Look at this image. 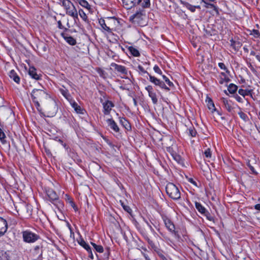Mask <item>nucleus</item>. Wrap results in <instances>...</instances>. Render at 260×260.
I'll return each instance as SVG.
<instances>
[{
  "instance_id": "nucleus-35",
  "label": "nucleus",
  "mask_w": 260,
  "mask_h": 260,
  "mask_svg": "<svg viewBox=\"0 0 260 260\" xmlns=\"http://www.w3.org/2000/svg\"><path fill=\"white\" fill-rule=\"evenodd\" d=\"M78 243L81 246L85 248L87 252L91 251L90 247L88 244L86 243V242L83 239H81L80 241L78 242Z\"/></svg>"
},
{
  "instance_id": "nucleus-3",
  "label": "nucleus",
  "mask_w": 260,
  "mask_h": 260,
  "mask_svg": "<svg viewBox=\"0 0 260 260\" xmlns=\"http://www.w3.org/2000/svg\"><path fill=\"white\" fill-rule=\"evenodd\" d=\"M62 6L66 10V14L72 17L75 21L78 19L77 9L70 1L62 0Z\"/></svg>"
},
{
  "instance_id": "nucleus-30",
  "label": "nucleus",
  "mask_w": 260,
  "mask_h": 260,
  "mask_svg": "<svg viewBox=\"0 0 260 260\" xmlns=\"http://www.w3.org/2000/svg\"><path fill=\"white\" fill-rule=\"evenodd\" d=\"M128 50L130 53L134 56L138 57L140 55V54L138 50L133 46L129 47Z\"/></svg>"
},
{
  "instance_id": "nucleus-61",
  "label": "nucleus",
  "mask_w": 260,
  "mask_h": 260,
  "mask_svg": "<svg viewBox=\"0 0 260 260\" xmlns=\"http://www.w3.org/2000/svg\"><path fill=\"white\" fill-rule=\"evenodd\" d=\"M236 99L237 101H238L239 102H242V99L239 96L237 95V97L236 98Z\"/></svg>"
},
{
  "instance_id": "nucleus-42",
  "label": "nucleus",
  "mask_w": 260,
  "mask_h": 260,
  "mask_svg": "<svg viewBox=\"0 0 260 260\" xmlns=\"http://www.w3.org/2000/svg\"><path fill=\"white\" fill-rule=\"evenodd\" d=\"M251 35L253 36L254 38H257L259 37L260 34L258 30L257 29H252L250 34Z\"/></svg>"
},
{
  "instance_id": "nucleus-8",
  "label": "nucleus",
  "mask_w": 260,
  "mask_h": 260,
  "mask_svg": "<svg viewBox=\"0 0 260 260\" xmlns=\"http://www.w3.org/2000/svg\"><path fill=\"white\" fill-rule=\"evenodd\" d=\"M141 234L145 240L147 241L151 248L157 253L160 258L162 256L164 255L162 254V251L156 246L153 241L149 238L148 234L146 232L143 231L141 232Z\"/></svg>"
},
{
  "instance_id": "nucleus-50",
  "label": "nucleus",
  "mask_w": 260,
  "mask_h": 260,
  "mask_svg": "<svg viewBox=\"0 0 260 260\" xmlns=\"http://www.w3.org/2000/svg\"><path fill=\"white\" fill-rule=\"evenodd\" d=\"M6 138L5 134L2 131V129L0 128V140L2 142L3 140Z\"/></svg>"
},
{
  "instance_id": "nucleus-55",
  "label": "nucleus",
  "mask_w": 260,
  "mask_h": 260,
  "mask_svg": "<svg viewBox=\"0 0 260 260\" xmlns=\"http://www.w3.org/2000/svg\"><path fill=\"white\" fill-rule=\"evenodd\" d=\"M70 204L71 206L74 208L75 211H77L78 210V208L77 207L75 204L72 200H71L70 201Z\"/></svg>"
},
{
  "instance_id": "nucleus-29",
  "label": "nucleus",
  "mask_w": 260,
  "mask_h": 260,
  "mask_svg": "<svg viewBox=\"0 0 260 260\" xmlns=\"http://www.w3.org/2000/svg\"><path fill=\"white\" fill-rule=\"evenodd\" d=\"M195 206L198 211L203 215L207 211L206 208L203 207L200 203L196 202Z\"/></svg>"
},
{
  "instance_id": "nucleus-52",
  "label": "nucleus",
  "mask_w": 260,
  "mask_h": 260,
  "mask_svg": "<svg viewBox=\"0 0 260 260\" xmlns=\"http://www.w3.org/2000/svg\"><path fill=\"white\" fill-rule=\"evenodd\" d=\"M218 66L220 67V69H223L224 70H226V72H228L225 64L223 63L219 62L218 63Z\"/></svg>"
},
{
  "instance_id": "nucleus-18",
  "label": "nucleus",
  "mask_w": 260,
  "mask_h": 260,
  "mask_svg": "<svg viewBox=\"0 0 260 260\" xmlns=\"http://www.w3.org/2000/svg\"><path fill=\"white\" fill-rule=\"evenodd\" d=\"M12 252L8 250L0 251V260H11Z\"/></svg>"
},
{
  "instance_id": "nucleus-5",
  "label": "nucleus",
  "mask_w": 260,
  "mask_h": 260,
  "mask_svg": "<svg viewBox=\"0 0 260 260\" xmlns=\"http://www.w3.org/2000/svg\"><path fill=\"white\" fill-rule=\"evenodd\" d=\"M167 194L172 199L179 200L181 198V193L178 187L173 183H168L166 186Z\"/></svg>"
},
{
  "instance_id": "nucleus-57",
  "label": "nucleus",
  "mask_w": 260,
  "mask_h": 260,
  "mask_svg": "<svg viewBox=\"0 0 260 260\" xmlns=\"http://www.w3.org/2000/svg\"><path fill=\"white\" fill-rule=\"evenodd\" d=\"M97 71L101 76H103L105 73L104 71L100 68H98Z\"/></svg>"
},
{
  "instance_id": "nucleus-1",
  "label": "nucleus",
  "mask_w": 260,
  "mask_h": 260,
  "mask_svg": "<svg viewBox=\"0 0 260 260\" xmlns=\"http://www.w3.org/2000/svg\"><path fill=\"white\" fill-rule=\"evenodd\" d=\"M31 97L37 109L40 113L42 111L40 102H43L50 98L44 90L39 89H34L32 90Z\"/></svg>"
},
{
  "instance_id": "nucleus-37",
  "label": "nucleus",
  "mask_w": 260,
  "mask_h": 260,
  "mask_svg": "<svg viewBox=\"0 0 260 260\" xmlns=\"http://www.w3.org/2000/svg\"><path fill=\"white\" fill-rule=\"evenodd\" d=\"M238 89V86L234 84L231 83L230 84L228 88L229 91L231 93H234L236 92Z\"/></svg>"
},
{
  "instance_id": "nucleus-24",
  "label": "nucleus",
  "mask_w": 260,
  "mask_h": 260,
  "mask_svg": "<svg viewBox=\"0 0 260 260\" xmlns=\"http://www.w3.org/2000/svg\"><path fill=\"white\" fill-rule=\"evenodd\" d=\"M231 47L234 49L235 51H238L242 46V43L239 41H234L233 39L230 40Z\"/></svg>"
},
{
  "instance_id": "nucleus-11",
  "label": "nucleus",
  "mask_w": 260,
  "mask_h": 260,
  "mask_svg": "<svg viewBox=\"0 0 260 260\" xmlns=\"http://www.w3.org/2000/svg\"><path fill=\"white\" fill-rule=\"evenodd\" d=\"M145 89L148 92V95L151 99L153 104H156L158 102V99L156 93L155 92L152 86L148 85L145 87Z\"/></svg>"
},
{
  "instance_id": "nucleus-32",
  "label": "nucleus",
  "mask_w": 260,
  "mask_h": 260,
  "mask_svg": "<svg viewBox=\"0 0 260 260\" xmlns=\"http://www.w3.org/2000/svg\"><path fill=\"white\" fill-rule=\"evenodd\" d=\"M206 102H207V106L208 108L211 110L212 112H213L216 110L215 108L214 104L212 101V100L209 98H207Z\"/></svg>"
},
{
  "instance_id": "nucleus-25",
  "label": "nucleus",
  "mask_w": 260,
  "mask_h": 260,
  "mask_svg": "<svg viewBox=\"0 0 260 260\" xmlns=\"http://www.w3.org/2000/svg\"><path fill=\"white\" fill-rule=\"evenodd\" d=\"M137 5H140L142 7V9L148 8L150 6V0H137Z\"/></svg>"
},
{
  "instance_id": "nucleus-20",
  "label": "nucleus",
  "mask_w": 260,
  "mask_h": 260,
  "mask_svg": "<svg viewBox=\"0 0 260 260\" xmlns=\"http://www.w3.org/2000/svg\"><path fill=\"white\" fill-rule=\"evenodd\" d=\"M61 36L69 44L72 46L76 44V40L73 37L64 33H62Z\"/></svg>"
},
{
  "instance_id": "nucleus-12",
  "label": "nucleus",
  "mask_w": 260,
  "mask_h": 260,
  "mask_svg": "<svg viewBox=\"0 0 260 260\" xmlns=\"http://www.w3.org/2000/svg\"><path fill=\"white\" fill-rule=\"evenodd\" d=\"M103 106V113L105 115H109L112 110V108L114 107V103L109 100L102 103Z\"/></svg>"
},
{
  "instance_id": "nucleus-33",
  "label": "nucleus",
  "mask_w": 260,
  "mask_h": 260,
  "mask_svg": "<svg viewBox=\"0 0 260 260\" xmlns=\"http://www.w3.org/2000/svg\"><path fill=\"white\" fill-rule=\"evenodd\" d=\"M221 75L223 77V78L221 77L220 79V80L219 81V83L220 84H223L224 83H228L230 82V78L227 77L224 73L222 72L221 73Z\"/></svg>"
},
{
  "instance_id": "nucleus-19",
  "label": "nucleus",
  "mask_w": 260,
  "mask_h": 260,
  "mask_svg": "<svg viewBox=\"0 0 260 260\" xmlns=\"http://www.w3.org/2000/svg\"><path fill=\"white\" fill-rule=\"evenodd\" d=\"M29 75L33 79L39 80L41 79V76L37 73L36 69L34 67H30L28 70Z\"/></svg>"
},
{
  "instance_id": "nucleus-54",
  "label": "nucleus",
  "mask_w": 260,
  "mask_h": 260,
  "mask_svg": "<svg viewBox=\"0 0 260 260\" xmlns=\"http://www.w3.org/2000/svg\"><path fill=\"white\" fill-rule=\"evenodd\" d=\"M123 209L128 213H131L132 212L131 208L127 205H125V206L123 207Z\"/></svg>"
},
{
  "instance_id": "nucleus-53",
  "label": "nucleus",
  "mask_w": 260,
  "mask_h": 260,
  "mask_svg": "<svg viewBox=\"0 0 260 260\" xmlns=\"http://www.w3.org/2000/svg\"><path fill=\"white\" fill-rule=\"evenodd\" d=\"M221 100V101H222V103L224 105V106H225V105H228V104H229V102H231V101H229L226 99L224 98H222Z\"/></svg>"
},
{
  "instance_id": "nucleus-22",
  "label": "nucleus",
  "mask_w": 260,
  "mask_h": 260,
  "mask_svg": "<svg viewBox=\"0 0 260 260\" xmlns=\"http://www.w3.org/2000/svg\"><path fill=\"white\" fill-rule=\"evenodd\" d=\"M43 246L42 244L36 245L34 247L33 249V253L35 255H38L39 257H41L43 254Z\"/></svg>"
},
{
  "instance_id": "nucleus-31",
  "label": "nucleus",
  "mask_w": 260,
  "mask_h": 260,
  "mask_svg": "<svg viewBox=\"0 0 260 260\" xmlns=\"http://www.w3.org/2000/svg\"><path fill=\"white\" fill-rule=\"evenodd\" d=\"M82 7L88 10H91V6L86 0H76Z\"/></svg>"
},
{
  "instance_id": "nucleus-13",
  "label": "nucleus",
  "mask_w": 260,
  "mask_h": 260,
  "mask_svg": "<svg viewBox=\"0 0 260 260\" xmlns=\"http://www.w3.org/2000/svg\"><path fill=\"white\" fill-rule=\"evenodd\" d=\"M111 67L114 68V70L116 71L121 73L122 75H123L124 76L127 75V70L124 66L116 64L114 62H112L111 64Z\"/></svg>"
},
{
  "instance_id": "nucleus-17",
  "label": "nucleus",
  "mask_w": 260,
  "mask_h": 260,
  "mask_svg": "<svg viewBox=\"0 0 260 260\" xmlns=\"http://www.w3.org/2000/svg\"><path fill=\"white\" fill-rule=\"evenodd\" d=\"M9 76L10 78L13 80L17 84H20V78L14 70H12L9 72Z\"/></svg>"
},
{
  "instance_id": "nucleus-63",
  "label": "nucleus",
  "mask_w": 260,
  "mask_h": 260,
  "mask_svg": "<svg viewBox=\"0 0 260 260\" xmlns=\"http://www.w3.org/2000/svg\"><path fill=\"white\" fill-rule=\"evenodd\" d=\"M243 50H244V51L245 52H248V51H249L247 47H243Z\"/></svg>"
},
{
  "instance_id": "nucleus-2",
  "label": "nucleus",
  "mask_w": 260,
  "mask_h": 260,
  "mask_svg": "<svg viewBox=\"0 0 260 260\" xmlns=\"http://www.w3.org/2000/svg\"><path fill=\"white\" fill-rule=\"evenodd\" d=\"M146 11L144 9H139L135 14L129 17V21L133 24L140 26L146 24Z\"/></svg>"
},
{
  "instance_id": "nucleus-14",
  "label": "nucleus",
  "mask_w": 260,
  "mask_h": 260,
  "mask_svg": "<svg viewBox=\"0 0 260 260\" xmlns=\"http://www.w3.org/2000/svg\"><path fill=\"white\" fill-rule=\"evenodd\" d=\"M8 229V224L7 221L0 217V237L4 235Z\"/></svg>"
},
{
  "instance_id": "nucleus-34",
  "label": "nucleus",
  "mask_w": 260,
  "mask_h": 260,
  "mask_svg": "<svg viewBox=\"0 0 260 260\" xmlns=\"http://www.w3.org/2000/svg\"><path fill=\"white\" fill-rule=\"evenodd\" d=\"M187 134H188L189 136H191L192 137H196L197 134L195 128L193 126H191L187 128Z\"/></svg>"
},
{
  "instance_id": "nucleus-16",
  "label": "nucleus",
  "mask_w": 260,
  "mask_h": 260,
  "mask_svg": "<svg viewBox=\"0 0 260 260\" xmlns=\"http://www.w3.org/2000/svg\"><path fill=\"white\" fill-rule=\"evenodd\" d=\"M123 5L126 9H131L137 5L136 0H122Z\"/></svg>"
},
{
  "instance_id": "nucleus-38",
  "label": "nucleus",
  "mask_w": 260,
  "mask_h": 260,
  "mask_svg": "<svg viewBox=\"0 0 260 260\" xmlns=\"http://www.w3.org/2000/svg\"><path fill=\"white\" fill-rule=\"evenodd\" d=\"M78 14L79 15L80 17L85 21L87 22L88 21V17L86 16V14L84 12V11L80 9L79 10V11L78 12Z\"/></svg>"
},
{
  "instance_id": "nucleus-46",
  "label": "nucleus",
  "mask_w": 260,
  "mask_h": 260,
  "mask_svg": "<svg viewBox=\"0 0 260 260\" xmlns=\"http://www.w3.org/2000/svg\"><path fill=\"white\" fill-rule=\"evenodd\" d=\"M145 222H146V223L147 224V225L148 226L150 230L151 231V232L152 233V234L154 235V236H155L156 235H157V234L155 232L154 229L152 228V226L149 224V223L147 221V220H145Z\"/></svg>"
},
{
  "instance_id": "nucleus-45",
  "label": "nucleus",
  "mask_w": 260,
  "mask_h": 260,
  "mask_svg": "<svg viewBox=\"0 0 260 260\" xmlns=\"http://www.w3.org/2000/svg\"><path fill=\"white\" fill-rule=\"evenodd\" d=\"M204 154L207 158H211L212 154L210 149H207L204 152Z\"/></svg>"
},
{
  "instance_id": "nucleus-40",
  "label": "nucleus",
  "mask_w": 260,
  "mask_h": 260,
  "mask_svg": "<svg viewBox=\"0 0 260 260\" xmlns=\"http://www.w3.org/2000/svg\"><path fill=\"white\" fill-rule=\"evenodd\" d=\"M238 115H239L240 117L243 119L244 121H247L248 120V117L247 116V115L243 112L242 111H240L238 112Z\"/></svg>"
},
{
  "instance_id": "nucleus-9",
  "label": "nucleus",
  "mask_w": 260,
  "mask_h": 260,
  "mask_svg": "<svg viewBox=\"0 0 260 260\" xmlns=\"http://www.w3.org/2000/svg\"><path fill=\"white\" fill-rule=\"evenodd\" d=\"M162 219L167 229L175 237H179L178 232L175 231V225L171 219L166 216H162Z\"/></svg>"
},
{
  "instance_id": "nucleus-36",
  "label": "nucleus",
  "mask_w": 260,
  "mask_h": 260,
  "mask_svg": "<svg viewBox=\"0 0 260 260\" xmlns=\"http://www.w3.org/2000/svg\"><path fill=\"white\" fill-rule=\"evenodd\" d=\"M91 244L96 252L99 253H103L104 252V248L102 245H97L93 242H91Z\"/></svg>"
},
{
  "instance_id": "nucleus-26",
  "label": "nucleus",
  "mask_w": 260,
  "mask_h": 260,
  "mask_svg": "<svg viewBox=\"0 0 260 260\" xmlns=\"http://www.w3.org/2000/svg\"><path fill=\"white\" fill-rule=\"evenodd\" d=\"M72 107L74 109V110L76 111V112L78 113H82V109L80 107V106L78 105V104L72 99L71 101H69Z\"/></svg>"
},
{
  "instance_id": "nucleus-44",
  "label": "nucleus",
  "mask_w": 260,
  "mask_h": 260,
  "mask_svg": "<svg viewBox=\"0 0 260 260\" xmlns=\"http://www.w3.org/2000/svg\"><path fill=\"white\" fill-rule=\"evenodd\" d=\"M173 157L175 160L177 161L179 164H181L183 162V160L180 155L176 154L173 156Z\"/></svg>"
},
{
  "instance_id": "nucleus-28",
  "label": "nucleus",
  "mask_w": 260,
  "mask_h": 260,
  "mask_svg": "<svg viewBox=\"0 0 260 260\" xmlns=\"http://www.w3.org/2000/svg\"><path fill=\"white\" fill-rule=\"evenodd\" d=\"M120 123L126 129L131 128L129 122L125 118H120Z\"/></svg>"
},
{
  "instance_id": "nucleus-7",
  "label": "nucleus",
  "mask_w": 260,
  "mask_h": 260,
  "mask_svg": "<svg viewBox=\"0 0 260 260\" xmlns=\"http://www.w3.org/2000/svg\"><path fill=\"white\" fill-rule=\"evenodd\" d=\"M23 239L24 242L27 243H34L40 238V236L29 231L22 232Z\"/></svg>"
},
{
  "instance_id": "nucleus-21",
  "label": "nucleus",
  "mask_w": 260,
  "mask_h": 260,
  "mask_svg": "<svg viewBox=\"0 0 260 260\" xmlns=\"http://www.w3.org/2000/svg\"><path fill=\"white\" fill-rule=\"evenodd\" d=\"M59 91L61 94L68 101H71L72 99V96L69 93L68 90L63 85L59 88Z\"/></svg>"
},
{
  "instance_id": "nucleus-64",
  "label": "nucleus",
  "mask_w": 260,
  "mask_h": 260,
  "mask_svg": "<svg viewBox=\"0 0 260 260\" xmlns=\"http://www.w3.org/2000/svg\"><path fill=\"white\" fill-rule=\"evenodd\" d=\"M161 260H169L167 257L165 256V255L162 256L161 257H160Z\"/></svg>"
},
{
  "instance_id": "nucleus-59",
  "label": "nucleus",
  "mask_w": 260,
  "mask_h": 260,
  "mask_svg": "<svg viewBox=\"0 0 260 260\" xmlns=\"http://www.w3.org/2000/svg\"><path fill=\"white\" fill-rule=\"evenodd\" d=\"M88 253H89V257L91 259H93V255L92 254V251L91 250L90 252H88Z\"/></svg>"
},
{
  "instance_id": "nucleus-6",
  "label": "nucleus",
  "mask_w": 260,
  "mask_h": 260,
  "mask_svg": "<svg viewBox=\"0 0 260 260\" xmlns=\"http://www.w3.org/2000/svg\"><path fill=\"white\" fill-rule=\"evenodd\" d=\"M46 193L50 202L55 205L57 208H63V202L59 200V197L54 190L49 188L46 190Z\"/></svg>"
},
{
  "instance_id": "nucleus-41",
  "label": "nucleus",
  "mask_w": 260,
  "mask_h": 260,
  "mask_svg": "<svg viewBox=\"0 0 260 260\" xmlns=\"http://www.w3.org/2000/svg\"><path fill=\"white\" fill-rule=\"evenodd\" d=\"M162 79L164 80L165 82L170 87H173L174 86V84L172 82H171L169 79L165 75H162Z\"/></svg>"
},
{
  "instance_id": "nucleus-27",
  "label": "nucleus",
  "mask_w": 260,
  "mask_h": 260,
  "mask_svg": "<svg viewBox=\"0 0 260 260\" xmlns=\"http://www.w3.org/2000/svg\"><path fill=\"white\" fill-rule=\"evenodd\" d=\"M99 22L103 29L109 33L112 32V29H111L110 27L108 26L104 19H100L99 21Z\"/></svg>"
},
{
  "instance_id": "nucleus-43",
  "label": "nucleus",
  "mask_w": 260,
  "mask_h": 260,
  "mask_svg": "<svg viewBox=\"0 0 260 260\" xmlns=\"http://www.w3.org/2000/svg\"><path fill=\"white\" fill-rule=\"evenodd\" d=\"M224 108L228 111V112H232L233 110L232 101L229 102V103L228 104V105H225L224 106Z\"/></svg>"
},
{
  "instance_id": "nucleus-39",
  "label": "nucleus",
  "mask_w": 260,
  "mask_h": 260,
  "mask_svg": "<svg viewBox=\"0 0 260 260\" xmlns=\"http://www.w3.org/2000/svg\"><path fill=\"white\" fill-rule=\"evenodd\" d=\"M251 91L249 90H244L243 89H240L238 90V93L243 96H245V95H248L250 94Z\"/></svg>"
},
{
  "instance_id": "nucleus-4",
  "label": "nucleus",
  "mask_w": 260,
  "mask_h": 260,
  "mask_svg": "<svg viewBox=\"0 0 260 260\" xmlns=\"http://www.w3.org/2000/svg\"><path fill=\"white\" fill-rule=\"evenodd\" d=\"M45 109L48 117H53L56 115L58 111L56 102L54 100L49 98L46 100Z\"/></svg>"
},
{
  "instance_id": "nucleus-47",
  "label": "nucleus",
  "mask_w": 260,
  "mask_h": 260,
  "mask_svg": "<svg viewBox=\"0 0 260 260\" xmlns=\"http://www.w3.org/2000/svg\"><path fill=\"white\" fill-rule=\"evenodd\" d=\"M153 70L154 72L157 73L158 74L162 75V71L158 66L155 65L154 67H153Z\"/></svg>"
},
{
  "instance_id": "nucleus-10",
  "label": "nucleus",
  "mask_w": 260,
  "mask_h": 260,
  "mask_svg": "<svg viewBox=\"0 0 260 260\" xmlns=\"http://www.w3.org/2000/svg\"><path fill=\"white\" fill-rule=\"evenodd\" d=\"M149 81L155 86H158L160 88L165 89L167 91L170 90V88L166 85L164 81L157 79L156 77L153 76L151 75H149Z\"/></svg>"
},
{
  "instance_id": "nucleus-23",
  "label": "nucleus",
  "mask_w": 260,
  "mask_h": 260,
  "mask_svg": "<svg viewBox=\"0 0 260 260\" xmlns=\"http://www.w3.org/2000/svg\"><path fill=\"white\" fill-rule=\"evenodd\" d=\"M180 3L182 4L184 7H185L188 10H190L191 12H194L196 11V8L200 9V6H195L190 5L189 3L186 2L185 1H183L182 0L180 1Z\"/></svg>"
},
{
  "instance_id": "nucleus-56",
  "label": "nucleus",
  "mask_w": 260,
  "mask_h": 260,
  "mask_svg": "<svg viewBox=\"0 0 260 260\" xmlns=\"http://www.w3.org/2000/svg\"><path fill=\"white\" fill-rule=\"evenodd\" d=\"M188 181L191 184H192L193 185H195V186H197V183L196 182L193 180V178H188Z\"/></svg>"
},
{
  "instance_id": "nucleus-60",
  "label": "nucleus",
  "mask_w": 260,
  "mask_h": 260,
  "mask_svg": "<svg viewBox=\"0 0 260 260\" xmlns=\"http://www.w3.org/2000/svg\"><path fill=\"white\" fill-rule=\"evenodd\" d=\"M255 209L260 211V204H257L254 206Z\"/></svg>"
},
{
  "instance_id": "nucleus-58",
  "label": "nucleus",
  "mask_w": 260,
  "mask_h": 260,
  "mask_svg": "<svg viewBox=\"0 0 260 260\" xmlns=\"http://www.w3.org/2000/svg\"><path fill=\"white\" fill-rule=\"evenodd\" d=\"M57 24H58V27L59 29H63L64 28V27L62 25V23H61V22L60 20H59V21H57Z\"/></svg>"
},
{
  "instance_id": "nucleus-51",
  "label": "nucleus",
  "mask_w": 260,
  "mask_h": 260,
  "mask_svg": "<svg viewBox=\"0 0 260 260\" xmlns=\"http://www.w3.org/2000/svg\"><path fill=\"white\" fill-rule=\"evenodd\" d=\"M248 166L249 167L250 170H251V171L252 172V173L254 174H255L256 175L257 174V173L256 172V171L255 170L254 168L253 167H252L250 164V163L249 162L248 164Z\"/></svg>"
},
{
  "instance_id": "nucleus-62",
  "label": "nucleus",
  "mask_w": 260,
  "mask_h": 260,
  "mask_svg": "<svg viewBox=\"0 0 260 260\" xmlns=\"http://www.w3.org/2000/svg\"><path fill=\"white\" fill-rule=\"evenodd\" d=\"M255 57L260 62V54L256 55Z\"/></svg>"
},
{
  "instance_id": "nucleus-15",
  "label": "nucleus",
  "mask_w": 260,
  "mask_h": 260,
  "mask_svg": "<svg viewBox=\"0 0 260 260\" xmlns=\"http://www.w3.org/2000/svg\"><path fill=\"white\" fill-rule=\"evenodd\" d=\"M106 122L108 126L115 133L119 132V128L115 122V121L112 118L107 119Z\"/></svg>"
},
{
  "instance_id": "nucleus-49",
  "label": "nucleus",
  "mask_w": 260,
  "mask_h": 260,
  "mask_svg": "<svg viewBox=\"0 0 260 260\" xmlns=\"http://www.w3.org/2000/svg\"><path fill=\"white\" fill-rule=\"evenodd\" d=\"M204 215H205L207 218L210 220V221H213L214 218L211 215L210 213L207 211L206 213H205Z\"/></svg>"
},
{
  "instance_id": "nucleus-48",
  "label": "nucleus",
  "mask_w": 260,
  "mask_h": 260,
  "mask_svg": "<svg viewBox=\"0 0 260 260\" xmlns=\"http://www.w3.org/2000/svg\"><path fill=\"white\" fill-rule=\"evenodd\" d=\"M138 70H139V71H140L141 73H142L143 74H147L148 76H149V75H150V74H149V73L147 71L145 70V69L142 66H141V65L138 66Z\"/></svg>"
}]
</instances>
